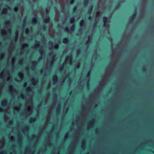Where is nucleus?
I'll return each mask as SVG.
<instances>
[{
	"mask_svg": "<svg viewBox=\"0 0 154 154\" xmlns=\"http://www.w3.org/2000/svg\"><path fill=\"white\" fill-rule=\"evenodd\" d=\"M108 18L106 17H104L103 18V21L104 23V26H107L108 23Z\"/></svg>",
	"mask_w": 154,
	"mask_h": 154,
	"instance_id": "1",
	"label": "nucleus"
},
{
	"mask_svg": "<svg viewBox=\"0 0 154 154\" xmlns=\"http://www.w3.org/2000/svg\"><path fill=\"white\" fill-rule=\"evenodd\" d=\"M85 21L83 20H82L80 22V26L82 27H83L85 26Z\"/></svg>",
	"mask_w": 154,
	"mask_h": 154,
	"instance_id": "2",
	"label": "nucleus"
},
{
	"mask_svg": "<svg viewBox=\"0 0 154 154\" xmlns=\"http://www.w3.org/2000/svg\"><path fill=\"white\" fill-rule=\"evenodd\" d=\"M50 20V18L49 16L47 17L46 18H45L44 20V21L46 23H48L49 22Z\"/></svg>",
	"mask_w": 154,
	"mask_h": 154,
	"instance_id": "3",
	"label": "nucleus"
},
{
	"mask_svg": "<svg viewBox=\"0 0 154 154\" xmlns=\"http://www.w3.org/2000/svg\"><path fill=\"white\" fill-rule=\"evenodd\" d=\"M68 41V39L67 38H64L63 39V42L65 44L67 43Z\"/></svg>",
	"mask_w": 154,
	"mask_h": 154,
	"instance_id": "4",
	"label": "nucleus"
},
{
	"mask_svg": "<svg viewBox=\"0 0 154 154\" xmlns=\"http://www.w3.org/2000/svg\"><path fill=\"white\" fill-rule=\"evenodd\" d=\"M32 21L33 23L35 24L36 23L37 20L35 17H33L32 19Z\"/></svg>",
	"mask_w": 154,
	"mask_h": 154,
	"instance_id": "5",
	"label": "nucleus"
},
{
	"mask_svg": "<svg viewBox=\"0 0 154 154\" xmlns=\"http://www.w3.org/2000/svg\"><path fill=\"white\" fill-rule=\"evenodd\" d=\"M137 13L136 12H135L133 14V15L131 16V19L133 20L134 18L137 15Z\"/></svg>",
	"mask_w": 154,
	"mask_h": 154,
	"instance_id": "6",
	"label": "nucleus"
},
{
	"mask_svg": "<svg viewBox=\"0 0 154 154\" xmlns=\"http://www.w3.org/2000/svg\"><path fill=\"white\" fill-rule=\"evenodd\" d=\"M7 104V101L6 100H4L2 103V106L3 107H5Z\"/></svg>",
	"mask_w": 154,
	"mask_h": 154,
	"instance_id": "7",
	"label": "nucleus"
},
{
	"mask_svg": "<svg viewBox=\"0 0 154 154\" xmlns=\"http://www.w3.org/2000/svg\"><path fill=\"white\" fill-rule=\"evenodd\" d=\"M89 0H85L84 2V4L85 6L87 5L89 2Z\"/></svg>",
	"mask_w": 154,
	"mask_h": 154,
	"instance_id": "8",
	"label": "nucleus"
},
{
	"mask_svg": "<svg viewBox=\"0 0 154 154\" xmlns=\"http://www.w3.org/2000/svg\"><path fill=\"white\" fill-rule=\"evenodd\" d=\"M70 21L71 23H74V22L75 21V19L74 18H71L70 19Z\"/></svg>",
	"mask_w": 154,
	"mask_h": 154,
	"instance_id": "9",
	"label": "nucleus"
},
{
	"mask_svg": "<svg viewBox=\"0 0 154 154\" xmlns=\"http://www.w3.org/2000/svg\"><path fill=\"white\" fill-rule=\"evenodd\" d=\"M75 25L74 24L71 26V30H70L72 31H74L75 29Z\"/></svg>",
	"mask_w": 154,
	"mask_h": 154,
	"instance_id": "10",
	"label": "nucleus"
},
{
	"mask_svg": "<svg viewBox=\"0 0 154 154\" xmlns=\"http://www.w3.org/2000/svg\"><path fill=\"white\" fill-rule=\"evenodd\" d=\"M57 80V76H55L53 79V81L54 82H55Z\"/></svg>",
	"mask_w": 154,
	"mask_h": 154,
	"instance_id": "11",
	"label": "nucleus"
},
{
	"mask_svg": "<svg viewBox=\"0 0 154 154\" xmlns=\"http://www.w3.org/2000/svg\"><path fill=\"white\" fill-rule=\"evenodd\" d=\"M54 48L55 49H57L58 48H59V45L58 44H55L54 46Z\"/></svg>",
	"mask_w": 154,
	"mask_h": 154,
	"instance_id": "12",
	"label": "nucleus"
},
{
	"mask_svg": "<svg viewBox=\"0 0 154 154\" xmlns=\"http://www.w3.org/2000/svg\"><path fill=\"white\" fill-rule=\"evenodd\" d=\"M23 77V74H20L19 75V77L20 79H22Z\"/></svg>",
	"mask_w": 154,
	"mask_h": 154,
	"instance_id": "13",
	"label": "nucleus"
},
{
	"mask_svg": "<svg viewBox=\"0 0 154 154\" xmlns=\"http://www.w3.org/2000/svg\"><path fill=\"white\" fill-rule=\"evenodd\" d=\"M35 120V118L33 117H31L30 118V122H34Z\"/></svg>",
	"mask_w": 154,
	"mask_h": 154,
	"instance_id": "14",
	"label": "nucleus"
},
{
	"mask_svg": "<svg viewBox=\"0 0 154 154\" xmlns=\"http://www.w3.org/2000/svg\"><path fill=\"white\" fill-rule=\"evenodd\" d=\"M65 30L66 32H69V30L67 27L65 28Z\"/></svg>",
	"mask_w": 154,
	"mask_h": 154,
	"instance_id": "15",
	"label": "nucleus"
},
{
	"mask_svg": "<svg viewBox=\"0 0 154 154\" xmlns=\"http://www.w3.org/2000/svg\"><path fill=\"white\" fill-rule=\"evenodd\" d=\"M39 51L40 52V54L41 55H42L43 54V51L42 49H40L39 50Z\"/></svg>",
	"mask_w": 154,
	"mask_h": 154,
	"instance_id": "16",
	"label": "nucleus"
},
{
	"mask_svg": "<svg viewBox=\"0 0 154 154\" xmlns=\"http://www.w3.org/2000/svg\"><path fill=\"white\" fill-rule=\"evenodd\" d=\"M93 9V6H91V7L90 10H89V14H90L91 13V11Z\"/></svg>",
	"mask_w": 154,
	"mask_h": 154,
	"instance_id": "17",
	"label": "nucleus"
},
{
	"mask_svg": "<svg viewBox=\"0 0 154 154\" xmlns=\"http://www.w3.org/2000/svg\"><path fill=\"white\" fill-rule=\"evenodd\" d=\"M45 10H46V14H47L49 13V9L46 8L45 9Z\"/></svg>",
	"mask_w": 154,
	"mask_h": 154,
	"instance_id": "18",
	"label": "nucleus"
},
{
	"mask_svg": "<svg viewBox=\"0 0 154 154\" xmlns=\"http://www.w3.org/2000/svg\"><path fill=\"white\" fill-rule=\"evenodd\" d=\"M75 2V0H71L70 1V3L71 5L73 4Z\"/></svg>",
	"mask_w": 154,
	"mask_h": 154,
	"instance_id": "19",
	"label": "nucleus"
},
{
	"mask_svg": "<svg viewBox=\"0 0 154 154\" xmlns=\"http://www.w3.org/2000/svg\"><path fill=\"white\" fill-rule=\"evenodd\" d=\"M120 3H119L118 5V6L116 7V9H118L119 8V7H120Z\"/></svg>",
	"mask_w": 154,
	"mask_h": 154,
	"instance_id": "20",
	"label": "nucleus"
},
{
	"mask_svg": "<svg viewBox=\"0 0 154 154\" xmlns=\"http://www.w3.org/2000/svg\"><path fill=\"white\" fill-rule=\"evenodd\" d=\"M71 58L72 57L71 56H67L66 57V59L68 60H70Z\"/></svg>",
	"mask_w": 154,
	"mask_h": 154,
	"instance_id": "21",
	"label": "nucleus"
},
{
	"mask_svg": "<svg viewBox=\"0 0 154 154\" xmlns=\"http://www.w3.org/2000/svg\"><path fill=\"white\" fill-rule=\"evenodd\" d=\"M29 29H26V33L27 34H28L29 32Z\"/></svg>",
	"mask_w": 154,
	"mask_h": 154,
	"instance_id": "22",
	"label": "nucleus"
},
{
	"mask_svg": "<svg viewBox=\"0 0 154 154\" xmlns=\"http://www.w3.org/2000/svg\"><path fill=\"white\" fill-rule=\"evenodd\" d=\"M77 9V7L76 6H75L73 8V10L74 11H75Z\"/></svg>",
	"mask_w": 154,
	"mask_h": 154,
	"instance_id": "23",
	"label": "nucleus"
},
{
	"mask_svg": "<svg viewBox=\"0 0 154 154\" xmlns=\"http://www.w3.org/2000/svg\"><path fill=\"white\" fill-rule=\"evenodd\" d=\"M17 10H18V8L17 7H15L14 8V11H17Z\"/></svg>",
	"mask_w": 154,
	"mask_h": 154,
	"instance_id": "24",
	"label": "nucleus"
},
{
	"mask_svg": "<svg viewBox=\"0 0 154 154\" xmlns=\"http://www.w3.org/2000/svg\"><path fill=\"white\" fill-rule=\"evenodd\" d=\"M32 63L34 64H36V62L35 60H34L32 62Z\"/></svg>",
	"mask_w": 154,
	"mask_h": 154,
	"instance_id": "25",
	"label": "nucleus"
},
{
	"mask_svg": "<svg viewBox=\"0 0 154 154\" xmlns=\"http://www.w3.org/2000/svg\"><path fill=\"white\" fill-rule=\"evenodd\" d=\"M7 11V9H4L3 10V12H5Z\"/></svg>",
	"mask_w": 154,
	"mask_h": 154,
	"instance_id": "26",
	"label": "nucleus"
},
{
	"mask_svg": "<svg viewBox=\"0 0 154 154\" xmlns=\"http://www.w3.org/2000/svg\"><path fill=\"white\" fill-rule=\"evenodd\" d=\"M80 67V65L79 64H78L76 66V68L78 69Z\"/></svg>",
	"mask_w": 154,
	"mask_h": 154,
	"instance_id": "27",
	"label": "nucleus"
},
{
	"mask_svg": "<svg viewBox=\"0 0 154 154\" xmlns=\"http://www.w3.org/2000/svg\"><path fill=\"white\" fill-rule=\"evenodd\" d=\"M42 28L43 29H45V28H46V26H45V25L42 26Z\"/></svg>",
	"mask_w": 154,
	"mask_h": 154,
	"instance_id": "28",
	"label": "nucleus"
},
{
	"mask_svg": "<svg viewBox=\"0 0 154 154\" xmlns=\"http://www.w3.org/2000/svg\"><path fill=\"white\" fill-rule=\"evenodd\" d=\"M39 44H35V46H36V47H38V46H39Z\"/></svg>",
	"mask_w": 154,
	"mask_h": 154,
	"instance_id": "29",
	"label": "nucleus"
},
{
	"mask_svg": "<svg viewBox=\"0 0 154 154\" xmlns=\"http://www.w3.org/2000/svg\"><path fill=\"white\" fill-rule=\"evenodd\" d=\"M30 109V108L29 106H28L27 108V109L28 110H29Z\"/></svg>",
	"mask_w": 154,
	"mask_h": 154,
	"instance_id": "30",
	"label": "nucleus"
},
{
	"mask_svg": "<svg viewBox=\"0 0 154 154\" xmlns=\"http://www.w3.org/2000/svg\"><path fill=\"white\" fill-rule=\"evenodd\" d=\"M20 98L21 99H23V95H22L20 97Z\"/></svg>",
	"mask_w": 154,
	"mask_h": 154,
	"instance_id": "31",
	"label": "nucleus"
},
{
	"mask_svg": "<svg viewBox=\"0 0 154 154\" xmlns=\"http://www.w3.org/2000/svg\"><path fill=\"white\" fill-rule=\"evenodd\" d=\"M63 66H61L60 67V70H61L63 69Z\"/></svg>",
	"mask_w": 154,
	"mask_h": 154,
	"instance_id": "32",
	"label": "nucleus"
},
{
	"mask_svg": "<svg viewBox=\"0 0 154 154\" xmlns=\"http://www.w3.org/2000/svg\"><path fill=\"white\" fill-rule=\"evenodd\" d=\"M88 19L89 20H91L92 19V17H91V16H89L88 17Z\"/></svg>",
	"mask_w": 154,
	"mask_h": 154,
	"instance_id": "33",
	"label": "nucleus"
},
{
	"mask_svg": "<svg viewBox=\"0 0 154 154\" xmlns=\"http://www.w3.org/2000/svg\"><path fill=\"white\" fill-rule=\"evenodd\" d=\"M93 123V121H91V122H90V125H92V124Z\"/></svg>",
	"mask_w": 154,
	"mask_h": 154,
	"instance_id": "34",
	"label": "nucleus"
},
{
	"mask_svg": "<svg viewBox=\"0 0 154 154\" xmlns=\"http://www.w3.org/2000/svg\"><path fill=\"white\" fill-rule=\"evenodd\" d=\"M78 53H81V51H80V50H78Z\"/></svg>",
	"mask_w": 154,
	"mask_h": 154,
	"instance_id": "35",
	"label": "nucleus"
},
{
	"mask_svg": "<svg viewBox=\"0 0 154 154\" xmlns=\"http://www.w3.org/2000/svg\"><path fill=\"white\" fill-rule=\"evenodd\" d=\"M25 128L26 130H27L28 129V128L27 127H25Z\"/></svg>",
	"mask_w": 154,
	"mask_h": 154,
	"instance_id": "36",
	"label": "nucleus"
},
{
	"mask_svg": "<svg viewBox=\"0 0 154 154\" xmlns=\"http://www.w3.org/2000/svg\"><path fill=\"white\" fill-rule=\"evenodd\" d=\"M49 43H50V44L51 45V44H53V42H51V41Z\"/></svg>",
	"mask_w": 154,
	"mask_h": 154,
	"instance_id": "37",
	"label": "nucleus"
},
{
	"mask_svg": "<svg viewBox=\"0 0 154 154\" xmlns=\"http://www.w3.org/2000/svg\"><path fill=\"white\" fill-rule=\"evenodd\" d=\"M0 109V112H3V110L2 109Z\"/></svg>",
	"mask_w": 154,
	"mask_h": 154,
	"instance_id": "38",
	"label": "nucleus"
},
{
	"mask_svg": "<svg viewBox=\"0 0 154 154\" xmlns=\"http://www.w3.org/2000/svg\"><path fill=\"white\" fill-rule=\"evenodd\" d=\"M100 11H98L97 12V14H100Z\"/></svg>",
	"mask_w": 154,
	"mask_h": 154,
	"instance_id": "39",
	"label": "nucleus"
},
{
	"mask_svg": "<svg viewBox=\"0 0 154 154\" xmlns=\"http://www.w3.org/2000/svg\"><path fill=\"white\" fill-rule=\"evenodd\" d=\"M53 54L52 53H51L49 54V55H52Z\"/></svg>",
	"mask_w": 154,
	"mask_h": 154,
	"instance_id": "40",
	"label": "nucleus"
},
{
	"mask_svg": "<svg viewBox=\"0 0 154 154\" xmlns=\"http://www.w3.org/2000/svg\"><path fill=\"white\" fill-rule=\"evenodd\" d=\"M42 70H41V71H40V73H42Z\"/></svg>",
	"mask_w": 154,
	"mask_h": 154,
	"instance_id": "41",
	"label": "nucleus"
},
{
	"mask_svg": "<svg viewBox=\"0 0 154 154\" xmlns=\"http://www.w3.org/2000/svg\"><path fill=\"white\" fill-rule=\"evenodd\" d=\"M90 75V72H89L88 74L87 75V77H88V75Z\"/></svg>",
	"mask_w": 154,
	"mask_h": 154,
	"instance_id": "42",
	"label": "nucleus"
},
{
	"mask_svg": "<svg viewBox=\"0 0 154 154\" xmlns=\"http://www.w3.org/2000/svg\"><path fill=\"white\" fill-rule=\"evenodd\" d=\"M19 3H18L17 4V6H19Z\"/></svg>",
	"mask_w": 154,
	"mask_h": 154,
	"instance_id": "43",
	"label": "nucleus"
},
{
	"mask_svg": "<svg viewBox=\"0 0 154 154\" xmlns=\"http://www.w3.org/2000/svg\"><path fill=\"white\" fill-rule=\"evenodd\" d=\"M25 46L27 45L26 44H25Z\"/></svg>",
	"mask_w": 154,
	"mask_h": 154,
	"instance_id": "44",
	"label": "nucleus"
},
{
	"mask_svg": "<svg viewBox=\"0 0 154 154\" xmlns=\"http://www.w3.org/2000/svg\"><path fill=\"white\" fill-rule=\"evenodd\" d=\"M66 76H69V75H66Z\"/></svg>",
	"mask_w": 154,
	"mask_h": 154,
	"instance_id": "45",
	"label": "nucleus"
},
{
	"mask_svg": "<svg viewBox=\"0 0 154 154\" xmlns=\"http://www.w3.org/2000/svg\"><path fill=\"white\" fill-rule=\"evenodd\" d=\"M2 152L1 153V154H2Z\"/></svg>",
	"mask_w": 154,
	"mask_h": 154,
	"instance_id": "46",
	"label": "nucleus"
},
{
	"mask_svg": "<svg viewBox=\"0 0 154 154\" xmlns=\"http://www.w3.org/2000/svg\"><path fill=\"white\" fill-rule=\"evenodd\" d=\"M143 70H145V69H143Z\"/></svg>",
	"mask_w": 154,
	"mask_h": 154,
	"instance_id": "47",
	"label": "nucleus"
},
{
	"mask_svg": "<svg viewBox=\"0 0 154 154\" xmlns=\"http://www.w3.org/2000/svg\"><path fill=\"white\" fill-rule=\"evenodd\" d=\"M21 136V135H20V136Z\"/></svg>",
	"mask_w": 154,
	"mask_h": 154,
	"instance_id": "48",
	"label": "nucleus"
}]
</instances>
